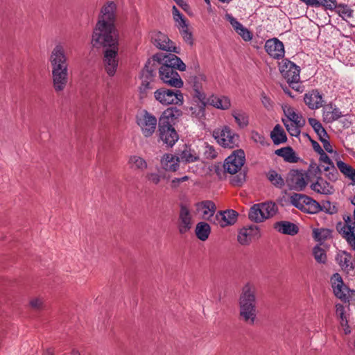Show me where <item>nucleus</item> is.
Wrapping results in <instances>:
<instances>
[{
	"label": "nucleus",
	"mask_w": 355,
	"mask_h": 355,
	"mask_svg": "<svg viewBox=\"0 0 355 355\" xmlns=\"http://www.w3.org/2000/svg\"><path fill=\"white\" fill-rule=\"evenodd\" d=\"M193 224V214L190 206L187 203H181L178 218L179 233L181 234H186L192 228Z\"/></svg>",
	"instance_id": "12"
},
{
	"label": "nucleus",
	"mask_w": 355,
	"mask_h": 355,
	"mask_svg": "<svg viewBox=\"0 0 355 355\" xmlns=\"http://www.w3.org/2000/svg\"><path fill=\"white\" fill-rule=\"evenodd\" d=\"M260 237V231L258 226L251 225L241 228L237 236L238 242L242 245H248L251 241Z\"/></svg>",
	"instance_id": "16"
},
{
	"label": "nucleus",
	"mask_w": 355,
	"mask_h": 355,
	"mask_svg": "<svg viewBox=\"0 0 355 355\" xmlns=\"http://www.w3.org/2000/svg\"><path fill=\"white\" fill-rule=\"evenodd\" d=\"M288 121L295 123L298 126H304L305 125V119L300 114L294 112L291 108H288L284 111Z\"/></svg>",
	"instance_id": "39"
},
{
	"label": "nucleus",
	"mask_w": 355,
	"mask_h": 355,
	"mask_svg": "<svg viewBox=\"0 0 355 355\" xmlns=\"http://www.w3.org/2000/svg\"><path fill=\"white\" fill-rule=\"evenodd\" d=\"M213 136L223 148H234L239 146L240 137L228 125L214 130Z\"/></svg>",
	"instance_id": "7"
},
{
	"label": "nucleus",
	"mask_w": 355,
	"mask_h": 355,
	"mask_svg": "<svg viewBox=\"0 0 355 355\" xmlns=\"http://www.w3.org/2000/svg\"><path fill=\"white\" fill-rule=\"evenodd\" d=\"M245 178V175L244 173H239V175L232 178L231 182L233 185L239 186L243 183Z\"/></svg>",
	"instance_id": "57"
},
{
	"label": "nucleus",
	"mask_w": 355,
	"mask_h": 355,
	"mask_svg": "<svg viewBox=\"0 0 355 355\" xmlns=\"http://www.w3.org/2000/svg\"><path fill=\"white\" fill-rule=\"evenodd\" d=\"M210 105L220 110H227L231 106V102L227 96H211L207 101Z\"/></svg>",
	"instance_id": "31"
},
{
	"label": "nucleus",
	"mask_w": 355,
	"mask_h": 355,
	"mask_svg": "<svg viewBox=\"0 0 355 355\" xmlns=\"http://www.w3.org/2000/svg\"><path fill=\"white\" fill-rule=\"evenodd\" d=\"M141 86L140 87V89L141 92H145L147 89H152L153 86L151 85V83L153 80H150V79H146L144 77H142V75H141Z\"/></svg>",
	"instance_id": "58"
},
{
	"label": "nucleus",
	"mask_w": 355,
	"mask_h": 355,
	"mask_svg": "<svg viewBox=\"0 0 355 355\" xmlns=\"http://www.w3.org/2000/svg\"><path fill=\"white\" fill-rule=\"evenodd\" d=\"M195 232L198 239L205 241L208 239L210 234L211 228L208 223L199 222L196 226Z\"/></svg>",
	"instance_id": "34"
},
{
	"label": "nucleus",
	"mask_w": 355,
	"mask_h": 355,
	"mask_svg": "<svg viewBox=\"0 0 355 355\" xmlns=\"http://www.w3.org/2000/svg\"><path fill=\"white\" fill-rule=\"evenodd\" d=\"M256 287L247 283L242 289L239 298V315L243 321L254 324L257 318Z\"/></svg>",
	"instance_id": "4"
},
{
	"label": "nucleus",
	"mask_w": 355,
	"mask_h": 355,
	"mask_svg": "<svg viewBox=\"0 0 355 355\" xmlns=\"http://www.w3.org/2000/svg\"><path fill=\"white\" fill-rule=\"evenodd\" d=\"M313 254L315 260L319 263H325L327 261V254L325 250L321 247L317 245L313 249Z\"/></svg>",
	"instance_id": "44"
},
{
	"label": "nucleus",
	"mask_w": 355,
	"mask_h": 355,
	"mask_svg": "<svg viewBox=\"0 0 355 355\" xmlns=\"http://www.w3.org/2000/svg\"><path fill=\"white\" fill-rule=\"evenodd\" d=\"M178 89L160 88L155 92L154 96L162 105H180L184 101V97L182 92Z\"/></svg>",
	"instance_id": "11"
},
{
	"label": "nucleus",
	"mask_w": 355,
	"mask_h": 355,
	"mask_svg": "<svg viewBox=\"0 0 355 355\" xmlns=\"http://www.w3.org/2000/svg\"><path fill=\"white\" fill-rule=\"evenodd\" d=\"M322 209L320 211H324L327 213H329L330 214H332L336 212V207L335 206H332L330 203V202L327 201L321 206Z\"/></svg>",
	"instance_id": "60"
},
{
	"label": "nucleus",
	"mask_w": 355,
	"mask_h": 355,
	"mask_svg": "<svg viewBox=\"0 0 355 355\" xmlns=\"http://www.w3.org/2000/svg\"><path fill=\"white\" fill-rule=\"evenodd\" d=\"M331 284L334 295L338 298L345 300L347 298V288L345 286L343 279L338 273H335L332 275Z\"/></svg>",
	"instance_id": "22"
},
{
	"label": "nucleus",
	"mask_w": 355,
	"mask_h": 355,
	"mask_svg": "<svg viewBox=\"0 0 355 355\" xmlns=\"http://www.w3.org/2000/svg\"><path fill=\"white\" fill-rule=\"evenodd\" d=\"M336 315L340 319V324L344 327L347 324V320L345 315V307L341 304H337L336 305Z\"/></svg>",
	"instance_id": "50"
},
{
	"label": "nucleus",
	"mask_w": 355,
	"mask_h": 355,
	"mask_svg": "<svg viewBox=\"0 0 355 355\" xmlns=\"http://www.w3.org/2000/svg\"><path fill=\"white\" fill-rule=\"evenodd\" d=\"M252 139L257 143H259L261 144H264V137L257 132H252Z\"/></svg>",
	"instance_id": "63"
},
{
	"label": "nucleus",
	"mask_w": 355,
	"mask_h": 355,
	"mask_svg": "<svg viewBox=\"0 0 355 355\" xmlns=\"http://www.w3.org/2000/svg\"><path fill=\"white\" fill-rule=\"evenodd\" d=\"M342 116L343 114L336 105L331 103L323 106L322 118L325 123H331Z\"/></svg>",
	"instance_id": "21"
},
{
	"label": "nucleus",
	"mask_w": 355,
	"mask_h": 355,
	"mask_svg": "<svg viewBox=\"0 0 355 355\" xmlns=\"http://www.w3.org/2000/svg\"><path fill=\"white\" fill-rule=\"evenodd\" d=\"M275 154L282 157L284 160L288 162L295 163L297 162V157L295 156L294 150L291 147L278 149L275 151Z\"/></svg>",
	"instance_id": "36"
},
{
	"label": "nucleus",
	"mask_w": 355,
	"mask_h": 355,
	"mask_svg": "<svg viewBox=\"0 0 355 355\" xmlns=\"http://www.w3.org/2000/svg\"><path fill=\"white\" fill-rule=\"evenodd\" d=\"M193 98L197 103L206 105L207 98L205 92L202 90L200 85H193Z\"/></svg>",
	"instance_id": "43"
},
{
	"label": "nucleus",
	"mask_w": 355,
	"mask_h": 355,
	"mask_svg": "<svg viewBox=\"0 0 355 355\" xmlns=\"http://www.w3.org/2000/svg\"><path fill=\"white\" fill-rule=\"evenodd\" d=\"M180 162L192 163L200 159L198 153L191 146H186L177 155Z\"/></svg>",
	"instance_id": "26"
},
{
	"label": "nucleus",
	"mask_w": 355,
	"mask_h": 355,
	"mask_svg": "<svg viewBox=\"0 0 355 355\" xmlns=\"http://www.w3.org/2000/svg\"><path fill=\"white\" fill-rule=\"evenodd\" d=\"M277 206L272 202L254 205L248 213L249 219L255 223H261L272 217L277 212Z\"/></svg>",
	"instance_id": "6"
},
{
	"label": "nucleus",
	"mask_w": 355,
	"mask_h": 355,
	"mask_svg": "<svg viewBox=\"0 0 355 355\" xmlns=\"http://www.w3.org/2000/svg\"><path fill=\"white\" fill-rule=\"evenodd\" d=\"M316 8L323 7L326 10L333 11L336 8V0H317Z\"/></svg>",
	"instance_id": "49"
},
{
	"label": "nucleus",
	"mask_w": 355,
	"mask_h": 355,
	"mask_svg": "<svg viewBox=\"0 0 355 355\" xmlns=\"http://www.w3.org/2000/svg\"><path fill=\"white\" fill-rule=\"evenodd\" d=\"M207 77L202 73H198L193 78V85H200L201 87H202V83L206 82Z\"/></svg>",
	"instance_id": "56"
},
{
	"label": "nucleus",
	"mask_w": 355,
	"mask_h": 355,
	"mask_svg": "<svg viewBox=\"0 0 355 355\" xmlns=\"http://www.w3.org/2000/svg\"><path fill=\"white\" fill-rule=\"evenodd\" d=\"M345 219V223L338 230L339 233L345 239L347 243L355 250V208L354 210V218L347 216Z\"/></svg>",
	"instance_id": "15"
},
{
	"label": "nucleus",
	"mask_w": 355,
	"mask_h": 355,
	"mask_svg": "<svg viewBox=\"0 0 355 355\" xmlns=\"http://www.w3.org/2000/svg\"><path fill=\"white\" fill-rule=\"evenodd\" d=\"M196 209L204 220H208L213 223L216 207L212 201L205 200L198 202L196 204Z\"/></svg>",
	"instance_id": "19"
},
{
	"label": "nucleus",
	"mask_w": 355,
	"mask_h": 355,
	"mask_svg": "<svg viewBox=\"0 0 355 355\" xmlns=\"http://www.w3.org/2000/svg\"><path fill=\"white\" fill-rule=\"evenodd\" d=\"M268 180L276 188L282 189L284 187L286 180L275 170L270 169L266 174Z\"/></svg>",
	"instance_id": "33"
},
{
	"label": "nucleus",
	"mask_w": 355,
	"mask_h": 355,
	"mask_svg": "<svg viewBox=\"0 0 355 355\" xmlns=\"http://www.w3.org/2000/svg\"><path fill=\"white\" fill-rule=\"evenodd\" d=\"M162 168L166 171L175 172L179 168L180 160L177 155L165 154L160 160Z\"/></svg>",
	"instance_id": "25"
},
{
	"label": "nucleus",
	"mask_w": 355,
	"mask_h": 355,
	"mask_svg": "<svg viewBox=\"0 0 355 355\" xmlns=\"http://www.w3.org/2000/svg\"><path fill=\"white\" fill-rule=\"evenodd\" d=\"M291 69L296 70V64L287 59H284L279 63V71L284 77L289 76L288 73Z\"/></svg>",
	"instance_id": "42"
},
{
	"label": "nucleus",
	"mask_w": 355,
	"mask_h": 355,
	"mask_svg": "<svg viewBox=\"0 0 355 355\" xmlns=\"http://www.w3.org/2000/svg\"><path fill=\"white\" fill-rule=\"evenodd\" d=\"M128 165L132 170L144 171L147 168V162L138 155H131L128 160Z\"/></svg>",
	"instance_id": "32"
},
{
	"label": "nucleus",
	"mask_w": 355,
	"mask_h": 355,
	"mask_svg": "<svg viewBox=\"0 0 355 355\" xmlns=\"http://www.w3.org/2000/svg\"><path fill=\"white\" fill-rule=\"evenodd\" d=\"M150 62H149L148 64L145 65V67L141 71L142 77L146 78V79H150V80H154L155 77L156 72L155 69L152 66H150Z\"/></svg>",
	"instance_id": "48"
},
{
	"label": "nucleus",
	"mask_w": 355,
	"mask_h": 355,
	"mask_svg": "<svg viewBox=\"0 0 355 355\" xmlns=\"http://www.w3.org/2000/svg\"><path fill=\"white\" fill-rule=\"evenodd\" d=\"M300 67L296 65V70L291 69V71L288 73L289 76L284 77V78L287 80V82H291V83H296V81H300Z\"/></svg>",
	"instance_id": "51"
},
{
	"label": "nucleus",
	"mask_w": 355,
	"mask_h": 355,
	"mask_svg": "<svg viewBox=\"0 0 355 355\" xmlns=\"http://www.w3.org/2000/svg\"><path fill=\"white\" fill-rule=\"evenodd\" d=\"M232 116L234 118L236 123L240 128H244L249 123V117L247 113L242 110H234Z\"/></svg>",
	"instance_id": "38"
},
{
	"label": "nucleus",
	"mask_w": 355,
	"mask_h": 355,
	"mask_svg": "<svg viewBox=\"0 0 355 355\" xmlns=\"http://www.w3.org/2000/svg\"><path fill=\"white\" fill-rule=\"evenodd\" d=\"M336 162L337 168L339 169L340 173L345 178L351 181V184L355 185V169L352 166L342 160L336 159Z\"/></svg>",
	"instance_id": "29"
},
{
	"label": "nucleus",
	"mask_w": 355,
	"mask_h": 355,
	"mask_svg": "<svg viewBox=\"0 0 355 355\" xmlns=\"http://www.w3.org/2000/svg\"><path fill=\"white\" fill-rule=\"evenodd\" d=\"M275 228L279 232L288 235H295L298 232V227L295 224L287 221L276 223Z\"/></svg>",
	"instance_id": "30"
},
{
	"label": "nucleus",
	"mask_w": 355,
	"mask_h": 355,
	"mask_svg": "<svg viewBox=\"0 0 355 355\" xmlns=\"http://www.w3.org/2000/svg\"><path fill=\"white\" fill-rule=\"evenodd\" d=\"M116 8V4L114 1H107L101 7L92 40L100 43L107 42L109 38L112 40V38L119 37L115 24Z\"/></svg>",
	"instance_id": "1"
},
{
	"label": "nucleus",
	"mask_w": 355,
	"mask_h": 355,
	"mask_svg": "<svg viewBox=\"0 0 355 355\" xmlns=\"http://www.w3.org/2000/svg\"><path fill=\"white\" fill-rule=\"evenodd\" d=\"M43 300L40 297L33 298L30 301V306L35 309H40L42 308Z\"/></svg>",
	"instance_id": "59"
},
{
	"label": "nucleus",
	"mask_w": 355,
	"mask_h": 355,
	"mask_svg": "<svg viewBox=\"0 0 355 355\" xmlns=\"http://www.w3.org/2000/svg\"><path fill=\"white\" fill-rule=\"evenodd\" d=\"M331 235V231L328 229H314L313 230V236L315 241H323L326 240Z\"/></svg>",
	"instance_id": "45"
},
{
	"label": "nucleus",
	"mask_w": 355,
	"mask_h": 355,
	"mask_svg": "<svg viewBox=\"0 0 355 355\" xmlns=\"http://www.w3.org/2000/svg\"><path fill=\"white\" fill-rule=\"evenodd\" d=\"M333 11H335L343 20L345 21L347 19L353 17V10L345 3L338 4L336 3V8H334Z\"/></svg>",
	"instance_id": "37"
},
{
	"label": "nucleus",
	"mask_w": 355,
	"mask_h": 355,
	"mask_svg": "<svg viewBox=\"0 0 355 355\" xmlns=\"http://www.w3.org/2000/svg\"><path fill=\"white\" fill-rule=\"evenodd\" d=\"M309 173L304 170L293 169L287 175L286 182L291 190L304 191L309 182Z\"/></svg>",
	"instance_id": "9"
},
{
	"label": "nucleus",
	"mask_w": 355,
	"mask_h": 355,
	"mask_svg": "<svg viewBox=\"0 0 355 355\" xmlns=\"http://www.w3.org/2000/svg\"><path fill=\"white\" fill-rule=\"evenodd\" d=\"M290 202L296 208L311 214H316L322 209L316 200L302 193H294L291 196Z\"/></svg>",
	"instance_id": "8"
},
{
	"label": "nucleus",
	"mask_w": 355,
	"mask_h": 355,
	"mask_svg": "<svg viewBox=\"0 0 355 355\" xmlns=\"http://www.w3.org/2000/svg\"><path fill=\"white\" fill-rule=\"evenodd\" d=\"M282 122L285 125L288 133L293 137H298L300 134V128L302 126H298L294 123L288 121V120L282 119Z\"/></svg>",
	"instance_id": "46"
},
{
	"label": "nucleus",
	"mask_w": 355,
	"mask_h": 355,
	"mask_svg": "<svg viewBox=\"0 0 355 355\" xmlns=\"http://www.w3.org/2000/svg\"><path fill=\"white\" fill-rule=\"evenodd\" d=\"M205 105L203 103L193 105L190 107L191 115L199 120L203 119L205 116Z\"/></svg>",
	"instance_id": "41"
},
{
	"label": "nucleus",
	"mask_w": 355,
	"mask_h": 355,
	"mask_svg": "<svg viewBox=\"0 0 355 355\" xmlns=\"http://www.w3.org/2000/svg\"><path fill=\"white\" fill-rule=\"evenodd\" d=\"M152 42L158 49L166 51H174L175 46L169 38L161 32H155L151 35Z\"/></svg>",
	"instance_id": "20"
},
{
	"label": "nucleus",
	"mask_w": 355,
	"mask_h": 355,
	"mask_svg": "<svg viewBox=\"0 0 355 355\" xmlns=\"http://www.w3.org/2000/svg\"><path fill=\"white\" fill-rule=\"evenodd\" d=\"M309 123L310 125L313 128L315 133L318 135L319 139H321L324 137H328L327 131L319 121L314 118H309Z\"/></svg>",
	"instance_id": "40"
},
{
	"label": "nucleus",
	"mask_w": 355,
	"mask_h": 355,
	"mask_svg": "<svg viewBox=\"0 0 355 355\" xmlns=\"http://www.w3.org/2000/svg\"><path fill=\"white\" fill-rule=\"evenodd\" d=\"M328 138H329V137H324V138L320 139V141L322 142L324 150L329 153H334L333 148H332V146L331 145L330 142L329 141Z\"/></svg>",
	"instance_id": "62"
},
{
	"label": "nucleus",
	"mask_w": 355,
	"mask_h": 355,
	"mask_svg": "<svg viewBox=\"0 0 355 355\" xmlns=\"http://www.w3.org/2000/svg\"><path fill=\"white\" fill-rule=\"evenodd\" d=\"M287 83H288L289 87H291L293 89H294L298 92H302V91H303L302 87L299 83V81H296L295 84H294L293 83H291V82H287Z\"/></svg>",
	"instance_id": "64"
},
{
	"label": "nucleus",
	"mask_w": 355,
	"mask_h": 355,
	"mask_svg": "<svg viewBox=\"0 0 355 355\" xmlns=\"http://www.w3.org/2000/svg\"><path fill=\"white\" fill-rule=\"evenodd\" d=\"M227 18L234 28V31L242 37L245 42L251 41L253 37L252 33L247 28L244 27L232 15H227Z\"/></svg>",
	"instance_id": "23"
},
{
	"label": "nucleus",
	"mask_w": 355,
	"mask_h": 355,
	"mask_svg": "<svg viewBox=\"0 0 355 355\" xmlns=\"http://www.w3.org/2000/svg\"><path fill=\"white\" fill-rule=\"evenodd\" d=\"M310 187L313 191L324 195H330L334 191L333 186L322 178H318Z\"/></svg>",
	"instance_id": "27"
},
{
	"label": "nucleus",
	"mask_w": 355,
	"mask_h": 355,
	"mask_svg": "<svg viewBox=\"0 0 355 355\" xmlns=\"http://www.w3.org/2000/svg\"><path fill=\"white\" fill-rule=\"evenodd\" d=\"M238 214L232 209L219 211L214 218L213 223L220 227L234 225L237 220Z\"/></svg>",
	"instance_id": "18"
},
{
	"label": "nucleus",
	"mask_w": 355,
	"mask_h": 355,
	"mask_svg": "<svg viewBox=\"0 0 355 355\" xmlns=\"http://www.w3.org/2000/svg\"><path fill=\"white\" fill-rule=\"evenodd\" d=\"M306 105L311 110H316L322 106L323 99L318 90H312L304 97Z\"/></svg>",
	"instance_id": "24"
},
{
	"label": "nucleus",
	"mask_w": 355,
	"mask_h": 355,
	"mask_svg": "<svg viewBox=\"0 0 355 355\" xmlns=\"http://www.w3.org/2000/svg\"><path fill=\"white\" fill-rule=\"evenodd\" d=\"M320 161L324 163V166L334 165L331 159L324 151L320 153Z\"/></svg>",
	"instance_id": "61"
},
{
	"label": "nucleus",
	"mask_w": 355,
	"mask_h": 355,
	"mask_svg": "<svg viewBox=\"0 0 355 355\" xmlns=\"http://www.w3.org/2000/svg\"><path fill=\"white\" fill-rule=\"evenodd\" d=\"M146 178L148 182L156 185L160 182L162 179L161 175L155 172L146 173Z\"/></svg>",
	"instance_id": "53"
},
{
	"label": "nucleus",
	"mask_w": 355,
	"mask_h": 355,
	"mask_svg": "<svg viewBox=\"0 0 355 355\" xmlns=\"http://www.w3.org/2000/svg\"><path fill=\"white\" fill-rule=\"evenodd\" d=\"M271 139L275 144H280L286 141L287 137L283 128L277 124L270 133Z\"/></svg>",
	"instance_id": "35"
},
{
	"label": "nucleus",
	"mask_w": 355,
	"mask_h": 355,
	"mask_svg": "<svg viewBox=\"0 0 355 355\" xmlns=\"http://www.w3.org/2000/svg\"><path fill=\"white\" fill-rule=\"evenodd\" d=\"M137 123L145 137H149L155 132L157 121L155 116L144 110L137 116Z\"/></svg>",
	"instance_id": "13"
},
{
	"label": "nucleus",
	"mask_w": 355,
	"mask_h": 355,
	"mask_svg": "<svg viewBox=\"0 0 355 355\" xmlns=\"http://www.w3.org/2000/svg\"><path fill=\"white\" fill-rule=\"evenodd\" d=\"M336 261L341 267L342 270L347 272H349L354 269L352 257L349 253L345 251L340 252L336 255Z\"/></svg>",
	"instance_id": "28"
},
{
	"label": "nucleus",
	"mask_w": 355,
	"mask_h": 355,
	"mask_svg": "<svg viewBox=\"0 0 355 355\" xmlns=\"http://www.w3.org/2000/svg\"><path fill=\"white\" fill-rule=\"evenodd\" d=\"M180 33L185 42L189 45L193 44V36L191 33L189 31V28L183 29Z\"/></svg>",
	"instance_id": "55"
},
{
	"label": "nucleus",
	"mask_w": 355,
	"mask_h": 355,
	"mask_svg": "<svg viewBox=\"0 0 355 355\" xmlns=\"http://www.w3.org/2000/svg\"><path fill=\"white\" fill-rule=\"evenodd\" d=\"M92 44L93 46L96 48L101 46L106 48L103 56L104 67L107 73L110 76H113L115 74L119 63V37L112 38V40L109 38L107 42L100 43L92 40Z\"/></svg>",
	"instance_id": "5"
},
{
	"label": "nucleus",
	"mask_w": 355,
	"mask_h": 355,
	"mask_svg": "<svg viewBox=\"0 0 355 355\" xmlns=\"http://www.w3.org/2000/svg\"><path fill=\"white\" fill-rule=\"evenodd\" d=\"M261 101L266 109L271 110L273 107V102L264 92L261 95Z\"/></svg>",
	"instance_id": "54"
},
{
	"label": "nucleus",
	"mask_w": 355,
	"mask_h": 355,
	"mask_svg": "<svg viewBox=\"0 0 355 355\" xmlns=\"http://www.w3.org/2000/svg\"><path fill=\"white\" fill-rule=\"evenodd\" d=\"M53 87L56 93L64 91L69 80V57L64 46L58 44L51 52L49 58Z\"/></svg>",
	"instance_id": "2"
},
{
	"label": "nucleus",
	"mask_w": 355,
	"mask_h": 355,
	"mask_svg": "<svg viewBox=\"0 0 355 355\" xmlns=\"http://www.w3.org/2000/svg\"><path fill=\"white\" fill-rule=\"evenodd\" d=\"M321 166L323 168L324 171L329 172L327 175L329 180L331 181H336L338 179V173L334 165H321Z\"/></svg>",
	"instance_id": "52"
},
{
	"label": "nucleus",
	"mask_w": 355,
	"mask_h": 355,
	"mask_svg": "<svg viewBox=\"0 0 355 355\" xmlns=\"http://www.w3.org/2000/svg\"><path fill=\"white\" fill-rule=\"evenodd\" d=\"M159 139L168 146H173L178 140V135L168 116H161L158 125Z\"/></svg>",
	"instance_id": "10"
},
{
	"label": "nucleus",
	"mask_w": 355,
	"mask_h": 355,
	"mask_svg": "<svg viewBox=\"0 0 355 355\" xmlns=\"http://www.w3.org/2000/svg\"><path fill=\"white\" fill-rule=\"evenodd\" d=\"M203 155L205 158L212 159L216 157L217 151L213 146L205 143L203 145Z\"/></svg>",
	"instance_id": "47"
},
{
	"label": "nucleus",
	"mask_w": 355,
	"mask_h": 355,
	"mask_svg": "<svg viewBox=\"0 0 355 355\" xmlns=\"http://www.w3.org/2000/svg\"><path fill=\"white\" fill-rule=\"evenodd\" d=\"M245 161V153L243 150H235L226 158L223 167L225 172L236 174L243 166Z\"/></svg>",
	"instance_id": "14"
},
{
	"label": "nucleus",
	"mask_w": 355,
	"mask_h": 355,
	"mask_svg": "<svg viewBox=\"0 0 355 355\" xmlns=\"http://www.w3.org/2000/svg\"><path fill=\"white\" fill-rule=\"evenodd\" d=\"M264 47L267 53L275 59H279L284 55V44L277 38L268 40L266 42Z\"/></svg>",
	"instance_id": "17"
},
{
	"label": "nucleus",
	"mask_w": 355,
	"mask_h": 355,
	"mask_svg": "<svg viewBox=\"0 0 355 355\" xmlns=\"http://www.w3.org/2000/svg\"><path fill=\"white\" fill-rule=\"evenodd\" d=\"M153 60L162 64L159 73L163 83L175 88H180L183 86V81L175 70L184 71L186 69L185 64L180 58L171 53L168 55L157 53L153 56Z\"/></svg>",
	"instance_id": "3"
}]
</instances>
